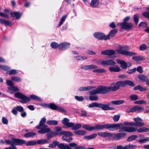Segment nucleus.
<instances>
[{"mask_svg":"<svg viewBox=\"0 0 149 149\" xmlns=\"http://www.w3.org/2000/svg\"><path fill=\"white\" fill-rule=\"evenodd\" d=\"M121 125V124L106 123L103 125H95L94 126L84 125L82 126V127L89 131H92L94 130H102L106 129L109 131H115L117 128L120 127Z\"/></svg>","mask_w":149,"mask_h":149,"instance_id":"1","label":"nucleus"},{"mask_svg":"<svg viewBox=\"0 0 149 149\" xmlns=\"http://www.w3.org/2000/svg\"><path fill=\"white\" fill-rule=\"evenodd\" d=\"M124 102V101L122 100L112 101L109 103V104H101L97 102H94L89 104L88 107L89 108L96 107L100 108L103 110H112L114 109V108L109 106V105H111V103L117 105L122 104Z\"/></svg>","mask_w":149,"mask_h":149,"instance_id":"2","label":"nucleus"},{"mask_svg":"<svg viewBox=\"0 0 149 149\" xmlns=\"http://www.w3.org/2000/svg\"><path fill=\"white\" fill-rule=\"evenodd\" d=\"M97 134L102 137L107 138L108 137H112V139L114 140H117L123 138L126 135L125 133H118L117 134L112 133L108 132H100L97 133Z\"/></svg>","mask_w":149,"mask_h":149,"instance_id":"3","label":"nucleus"},{"mask_svg":"<svg viewBox=\"0 0 149 149\" xmlns=\"http://www.w3.org/2000/svg\"><path fill=\"white\" fill-rule=\"evenodd\" d=\"M46 120L45 118H42L40 122L39 125L36 126L37 129H40L38 131L39 133L45 134L50 131V129L48 127L47 125L45 124Z\"/></svg>","mask_w":149,"mask_h":149,"instance_id":"4","label":"nucleus"},{"mask_svg":"<svg viewBox=\"0 0 149 149\" xmlns=\"http://www.w3.org/2000/svg\"><path fill=\"white\" fill-rule=\"evenodd\" d=\"M136 131L138 132H146L149 131V128L142 127L137 129V128L136 127H122L119 130V132H133Z\"/></svg>","mask_w":149,"mask_h":149,"instance_id":"5","label":"nucleus"},{"mask_svg":"<svg viewBox=\"0 0 149 149\" xmlns=\"http://www.w3.org/2000/svg\"><path fill=\"white\" fill-rule=\"evenodd\" d=\"M69 121V120L67 118H64L62 120V123L65 126V128L71 127L72 130H77L81 127V125L79 123H77L74 125V123H70Z\"/></svg>","mask_w":149,"mask_h":149,"instance_id":"6","label":"nucleus"},{"mask_svg":"<svg viewBox=\"0 0 149 149\" xmlns=\"http://www.w3.org/2000/svg\"><path fill=\"white\" fill-rule=\"evenodd\" d=\"M109 92L108 86L100 85L96 89L91 91L90 94L91 95L99 93L104 94H107Z\"/></svg>","mask_w":149,"mask_h":149,"instance_id":"7","label":"nucleus"},{"mask_svg":"<svg viewBox=\"0 0 149 149\" xmlns=\"http://www.w3.org/2000/svg\"><path fill=\"white\" fill-rule=\"evenodd\" d=\"M129 49V47L127 46H121L119 49L116 50V52L119 54L127 56H132L136 54V53L127 51V50Z\"/></svg>","mask_w":149,"mask_h":149,"instance_id":"8","label":"nucleus"},{"mask_svg":"<svg viewBox=\"0 0 149 149\" xmlns=\"http://www.w3.org/2000/svg\"><path fill=\"white\" fill-rule=\"evenodd\" d=\"M11 139L13 141L9 140H5V143L12 146L22 145L26 143L25 141L23 139H15V138H12Z\"/></svg>","mask_w":149,"mask_h":149,"instance_id":"9","label":"nucleus"},{"mask_svg":"<svg viewBox=\"0 0 149 149\" xmlns=\"http://www.w3.org/2000/svg\"><path fill=\"white\" fill-rule=\"evenodd\" d=\"M14 96L17 98L21 99V100H20V102L23 104L26 103L31 100L29 97H27L20 92H17L15 94Z\"/></svg>","mask_w":149,"mask_h":149,"instance_id":"10","label":"nucleus"},{"mask_svg":"<svg viewBox=\"0 0 149 149\" xmlns=\"http://www.w3.org/2000/svg\"><path fill=\"white\" fill-rule=\"evenodd\" d=\"M120 87H122L121 81H118L116 83L111 84L110 86H108L109 91H115L118 90Z\"/></svg>","mask_w":149,"mask_h":149,"instance_id":"11","label":"nucleus"},{"mask_svg":"<svg viewBox=\"0 0 149 149\" xmlns=\"http://www.w3.org/2000/svg\"><path fill=\"white\" fill-rule=\"evenodd\" d=\"M118 26H121V29H123L130 30L133 26V24L130 23H119L117 24Z\"/></svg>","mask_w":149,"mask_h":149,"instance_id":"12","label":"nucleus"},{"mask_svg":"<svg viewBox=\"0 0 149 149\" xmlns=\"http://www.w3.org/2000/svg\"><path fill=\"white\" fill-rule=\"evenodd\" d=\"M93 36L96 38L100 40H107V36H106L105 34L101 32H95L94 33Z\"/></svg>","mask_w":149,"mask_h":149,"instance_id":"13","label":"nucleus"},{"mask_svg":"<svg viewBox=\"0 0 149 149\" xmlns=\"http://www.w3.org/2000/svg\"><path fill=\"white\" fill-rule=\"evenodd\" d=\"M134 126L137 127H141L144 126V123L142 122V120L139 117H136L134 118Z\"/></svg>","mask_w":149,"mask_h":149,"instance_id":"14","label":"nucleus"},{"mask_svg":"<svg viewBox=\"0 0 149 149\" xmlns=\"http://www.w3.org/2000/svg\"><path fill=\"white\" fill-rule=\"evenodd\" d=\"M115 53V51L114 50L108 49L102 51L101 54L104 55L111 56L114 55Z\"/></svg>","mask_w":149,"mask_h":149,"instance_id":"15","label":"nucleus"},{"mask_svg":"<svg viewBox=\"0 0 149 149\" xmlns=\"http://www.w3.org/2000/svg\"><path fill=\"white\" fill-rule=\"evenodd\" d=\"M70 46V44L67 42H63L59 45V49L60 50H64L68 48Z\"/></svg>","mask_w":149,"mask_h":149,"instance_id":"16","label":"nucleus"},{"mask_svg":"<svg viewBox=\"0 0 149 149\" xmlns=\"http://www.w3.org/2000/svg\"><path fill=\"white\" fill-rule=\"evenodd\" d=\"M122 85V87H124L127 85L131 86H134L135 85L134 83L130 80H127L124 81H121Z\"/></svg>","mask_w":149,"mask_h":149,"instance_id":"17","label":"nucleus"},{"mask_svg":"<svg viewBox=\"0 0 149 149\" xmlns=\"http://www.w3.org/2000/svg\"><path fill=\"white\" fill-rule=\"evenodd\" d=\"M97 68V66L95 65H82L81 68L82 69L86 70L96 69Z\"/></svg>","mask_w":149,"mask_h":149,"instance_id":"18","label":"nucleus"},{"mask_svg":"<svg viewBox=\"0 0 149 149\" xmlns=\"http://www.w3.org/2000/svg\"><path fill=\"white\" fill-rule=\"evenodd\" d=\"M55 132H53L55 136L62 135L64 131L62 130L61 127H55Z\"/></svg>","mask_w":149,"mask_h":149,"instance_id":"19","label":"nucleus"},{"mask_svg":"<svg viewBox=\"0 0 149 149\" xmlns=\"http://www.w3.org/2000/svg\"><path fill=\"white\" fill-rule=\"evenodd\" d=\"M116 61L118 63L120 64V66L122 69H126L127 68V64L125 61L118 59H117Z\"/></svg>","mask_w":149,"mask_h":149,"instance_id":"20","label":"nucleus"},{"mask_svg":"<svg viewBox=\"0 0 149 149\" xmlns=\"http://www.w3.org/2000/svg\"><path fill=\"white\" fill-rule=\"evenodd\" d=\"M136 146L135 145H128L123 146L121 145H118L117 146V149H131L135 147Z\"/></svg>","mask_w":149,"mask_h":149,"instance_id":"21","label":"nucleus"},{"mask_svg":"<svg viewBox=\"0 0 149 149\" xmlns=\"http://www.w3.org/2000/svg\"><path fill=\"white\" fill-rule=\"evenodd\" d=\"M110 72H120V69L117 65H114L113 66L110 67L109 68Z\"/></svg>","mask_w":149,"mask_h":149,"instance_id":"22","label":"nucleus"},{"mask_svg":"<svg viewBox=\"0 0 149 149\" xmlns=\"http://www.w3.org/2000/svg\"><path fill=\"white\" fill-rule=\"evenodd\" d=\"M118 32V30L117 29H114L111 30L107 35L106 36H107V40L109 39L110 37H114L117 33Z\"/></svg>","mask_w":149,"mask_h":149,"instance_id":"23","label":"nucleus"},{"mask_svg":"<svg viewBox=\"0 0 149 149\" xmlns=\"http://www.w3.org/2000/svg\"><path fill=\"white\" fill-rule=\"evenodd\" d=\"M95 88L94 86H88L87 87H81L79 89L80 91H87Z\"/></svg>","mask_w":149,"mask_h":149,"instance_id":"24","label":"nucleus"},{"mask_svg":"<svg viewBox=\"0 0 149 149\" xmlns=\"http://www.w3.org/2000/svg\"><path fill=\"white\" fill-rule=\"evenodd\" d=\"M100 3L99 0H91L90 5L93 8H96L99 5Z\"/></svg>","mask_w":149,"mask_h":149,"instance_id":"25","label":"nucleus"},{"mask_svg":"<svg viewBox=\"0 0 149 149\" xmlns=\"http://www.w3.org/2000/svg\"><path fill=\"white\" fill-rule=\"evenodd\" d=\"M11 15L12 17H15L17 19H20L21 17V14L19 12H13Z\"/></svg>","mask_w":149,"mask_h":149,"instance_id":"26","label":"nucleus"},{"mask_svg":"<svg viewBox=\"0 0 149 149\" xmlns=\"http://www.w3.org/2000/svg\"><path fill=\"white\" fill-rule=\"evenodd\" d=\"M104 64H105V65H115L116 64V62L113 61L111 60H105L104 61Z\"/></svg>","mask_w":149,"mask_h":149,"instance_id":"27","label":"nucleus"},{"mask_svg":"<svg viewBox=\"0 0 149 149\" xmlns=\"http://www.w3.org/2000/svg\"><path fill=\"white\" fill-rule=\"evenodd\" d=\"M57 146L60 149H70V148L68 145H64L63 143H58Z\"/></svg>","mask_w":149,"mask_h":149,"instance_id":"28","label":"nucleus"},{"mask_svg":"<svg viewBox=\"0 0 149 149\" xmlns=\"http://www.w3.org/2000/svg\"><path fill=\"white\" fill-rule=\"evenodd\" d=\"M63 135L62 138H65V137H68L69 136H72L73 135V134L70 131H63L62 135Z\"/></svg>","mask_w":149,"mask_h":149,"instance_id":"29","label":"nucleus"},{"mask_svg":"<svg viewBox=\"0 0 149 149\" xmlns=\"http://www.w3.org/2000/svg\"><path fill=\"white\" fill-rule=\"evenodd\" d=\"M74 133L75 134L77 135L84 136L86 134V132L83 130H79L77 131H74Z\"/></svg>","mask_w":149,"mask_h":149,"instance_id":"30","label":"nucleus"},{"mask_svg":"<svg viewBox=\"0 0 149 149\" xmlns=\"http://www.w3.org/2000/svg\"><path fill=\"white\" fill-rule=\"evenodd\" d=\"M97 134L94 133L91 134L89 136H85L84 138L85 139H87L89 140L95 138L97 136Z\"/></svg>","mask_w":149,"mask_h":149,"instance_id":"31","label":"nucleus"},{"mask_svg":"<svg viewBox=\"0 0 149 149\" xmlns=\"http://www.w3.org/2000/svg\"><path fill=\"white\" fill-rule=\"evenodd\" d=\"M134 90H139L141 92L147 90V89L146 88H143L142 86L140 85H138L134 88Z\"/></svg>","mask_w":149,"mask_h":149,"instance_id":"32","label":"nucleus"},{"mask_svg":"<svg viewBox=\"0 0 149 149\" xmlns=\"http://www.w3.org/2000/svg\"><path fill=\"white\" fill-rule=\"evenodd\" d=\"M49 140L47 139L39 140L37 141V144L42 145L48 143Z\"/></svg>","mask_w":149,"mask_h":149,"instance_id":"33","label":"nucleus"},{"mask_svg":"<svg viewBox=\"0 0 149 149\" xmlns=\"http://www.w3.org/2000/svg\"><path fill=\"white\" fill-rule=\"evenodd\" d=\"M36 134L35 132H30L26 133L24 136L26 137H32L35 136Z\"/></svg>","mask_w":149,"mask_h":149,"instance_id":"34","label":"nucleus"},{"mask_svg":"<svg viewBox=\"0 0 149 149\" xmlns=\"http://www.w3.org/2000/svg\"><path fill=\"white\" fill-rule=\"evenodd\" d=\"M7 88L9 90L14 92L18 91H19V88L17 87L14 86V85H13L11 86L8 87Z\"/></svg>","mask_w":149,"mask_h":149,"instance_id":"35","label":"nucleus"},{"mask_svg":"<svg viewBox=\"0 0 149 149\" xmlns=\"http://www.w3.org/2000/svg\"><path fill=\"white\" fill-rule=\"evenodd\" d=\"M0 22L2 24L8 26H9L11 23V22H9L4 19H0Z\"/></svg>","mask_w":149,"mask_h":149,"instance_id":"36","label":"nucleus"},{"mask_svg":"<svg viewBox=\"0 0 149 149\" xmlns=\"http://www.w3.org/2000/svg\"><path fill=\"white\" fill-rule=\"evenodd\" d=\"M132 59L137 61L144 60L145 58L143 57L140 56H134L132 57Z\"/></svg>","mask_w":149,"mask_h":149,"instance_id":"37","label":"nucleus"},{"mask_svg":"<svg viewBox=\"0 0 149 149\" xmlns=\"http://www.w3.org/2000/svg\"><path fill=\"white\" fill-rule=\"evenodd\" d=\"M93 72L95 73H105L106 72V71L104 69L100 68L93 70Z\"/></svg>","mask_w":149,"mask_h":149,"instance_id":"38","label":"nucleus"},{"mask_svg":"<svg viewBox=\"0 0 149 149\" xmlns=\"http://www.w3.org/2000/svg\"><path fill=\"white\" fill-rule=\"evenodd\" d=\"M47 123L49 125H56L58 124V121L57 120H52L47 121Z\"/></svg>","mask_w":149,"mask_h":149,"instance_id":"39","label":"nucleus"},{"mask_svg":"<svg viewBox=\"0 0 149 149\" xmlns=\"http://www.w3.org/2000/svg\"><path fill=\"white\" fill-rule=\"evenodd\" d=\"M59 142L56 141H54L52 142V143L50 144L48 146L49 147L54 148L58 146Z\"/></svg>","mask_w":149,"mask_h":149,"instance_id":"40","label":"nucleus"},{"mask_svg":"<svg viewBox=\"0 0 149 149\" xmlns=\"http://www.w3.org/2000/svg\"><path fill=\"white\" fill-rule=\"evenodd\" d=\"M138 137L137 135H132L129 136L127 139V141H130L136 139Z\"/></svg>","mask_w":149,"mask_h":149,"instance_id":"41","label":"nucleus"},{"mask_svg":"<svg viewBox=\"0 0 149 149\" xmlns=\"http://www.w3.org/2000/svg\"><path fill=\"white\" fill-rule=\"evenodd\" d=\"M134 21L136 25H137L139 21V16L137 14H135L133 16Z\"/></svg>","mask_w":149,"mask_h":149,"instance_id":"42","label":"nucleus"},{"mask_svg":"<svg viewBox=\"0 0 149 149\" xmlns=\"http://www.w3.org/2000/svg\"><path fill=\"white\" fill-rule=\"evenodd\" d=\"M48 133V132H47ZM48 133L46 134V136L47 137V139H50L54 136H55L53 132L52 131L50 130L49 132H48Z\"/></svg>","mask_w":149,"mask_h":149,"instance_id":"43","label":"nucleus"},{"mask_svg":"<svg viewBox=\"0 0 149 149\" xmlns=\"http://www.w3.org/2000/svg\"><path fill=\"white\" fill-rule=\"evenodd\" d=\"M72 136H69L67 137H65V138H62V139L68 142H70L73 140V138L72 137Z\"/></svg>","mask_w":149,"mask_h":149,"instance_id":"44","label":"nucleus"},{"mask_svg":"<svg viewBox=\"0 0 149 149\" xmlns=\"http://www.w3.org/2000/svg\"><path fill=\"white\" fill-rule=\"evenodd\" d=\"M30 97L33 100H36L38 101H41V99L39 97L35 95H31Z\"/></svg>","mask_w":149,"mask_h":149,"instance_id":"45","label":"nucleus"},{"mask_svg":"<svg viewBox=\"0 0 149 149\" xmlns=\"http://www.w3.org/2000/svg\"><path fill=\"white\" fill-rule=\"evenodd\" d=\"M37 144V141H29L26 143L27 146H31Z\"/></svg>","mask_w":149,"mask_h":149,"instance_id":"46","label":"nucleus"},{"mask_svg":"<svg viewBox=\"0 0 149 149\" xmlns=\"http://www.w3.org/2000/svg\"><path fill=\"white\" fill-rule=\"evenodd\" d=\"M147 48V46L145 44H141L139 47V49L141 51H144Z\"/></svg>","mask_w":149,"mask_h":149,"instance_id":"47","label":"nucleus"},{"mask_svg":"<svg viewBox=\"0 0 149 149\" xmlns=\"http://www.w3.org/2000/svg\"><path fill=\"white\" fill-rule=\"evenodd\" d=\"M51 47L54 49H56L58 47L59 48V45L55 42H52L50 45Z\"/></svg>","mask_w":149,"mask_h":149,"instance_id":"48","label":"nucleus"},{"mask_svg":"<svg viewBox=\"0 0 149 149\" xmlns=\"http://www.w3.org/2000/svg\"><path fill=\"white\" fill-rule=\"evenodd\" d=\"M58 106H57L54 104L51 103L49 104V108L54 110H57Z\"/></svg>","mask_w":149,"mask_h":149,"instance_id":"49","label":"nucleus"},{"mask_svg":"<svg viewBox=\"0 0 149 149\" xmlns=\"http://www.w3.org/2000/svg\"><path fill=\"white\" fill-rule=\"evenodd\" d=\"M11 79L15 81L16 82H20L22 81V79L20 78L19 77L14 76L11 77Z\"/></svg>","mask_w":149,"mask_h":149,"instance_id":"50","label":"nucleus"},{"mask_svg":"<svg viewBox=\"0 0 149 149\" xmlns=\"http://www.w3.org/2000/svg\"><path fill=\"white\" fill-rule=\"evenodd\" d=\"M89 100L91 101H96L98 98L97 95H95L93 96H90L89 97Z\"/></svg>","mask_w":149,"mask_h":149,"instance_id":"51","label":"nucleus"},{"mask_svg":"<svg viewBox=\"0 0 149 149\" xmlns=\"http://www.w3.org/2000/svg\"><path fill=\"white\" fill-rule=\"evenodd\" d=\"M57 110L62 113H66L67 111L62 107L58 106Z\"/></svg>","mask_w":149,"mask_h":149,"instance_id":"52","label":"nucleus"},{"mask_svg":"<svg viewBox=\"0 0 149 149\" xmlns=\"http://www.w3.org/2000/svg\"><path fill=\"white\" fill-rule=\"evenodd\" d=\"M138 77L140 80L146 82V80L147 79L146 76L143 75H140L138 76Z\"/></svg>","mask_w":149,"mask_h":149,"instance_id":"53","label":"nucleus"},{"mask_svg":"<svg viewBox=\"0 0 149 149\" xmlns=\"http://www.w3.org/2000/svg\"><path fill=\"white\" fill-rule=\"evenodd\" d=\"M75 99L77 100L79 102L82 101L84 100V98L82 96H75Z\"/></svg>","mask_w":149,"mask_h":149,"instance_id":"54","label":"nucleus"},{"mask_svg":"<svg viewBox=\"0 0 149 149\" xmlns=\"http://www.w3.org/2000/svg\"><path fill=\"white\" fill-rule=\"evenodd\" d=\"M67 16L65 15H64L63 16V17L61 18L60 23L59 24V26H61L63 23V22L65 21L66 18Z\"/></svg>","mask_w":149,"mask_h":149,"instance_id":"55","label":"nucleus"},{"mask_svg":"<svg viewBox=\"0 0 149 149\" xmlns=\"http://www.w3.org/2000/svg\"><path fill=\"white\" fill-rule=\"evenodd\" d=\"M147 24L144 22H141L139 25V27H142V28H144L147 26Z\"/></svg>","mask_w":149,"mask_h":149,"instance_id":"56","label":"nucleus"},{"mask_svg":"<svg viewBox=\"0 0 149 149\" xmlns=\"http://www.w3.org/2000/svg\"><path fill=\"white\" fill-rule=\"evenodd\" d=\"M130 99L132 100H135L138 99V96L135 94L132 95L130 96Z\"/></svg>","mask_w":149,"mask_h":149,"instance_id":"57","label":"nucleus"},{"mask_svg":"<svg viewBox=\"0 0 149 149\" xmlns=\"http://www.w3.org/2000/svg\"><path fill=\"white\" fill-rule=\"evenodd\" d=\"M16 108L17 111H18L22 112L24 111V108L21 106H17L16 107Z\"/></svg>","mask_w":149,"mask_h":149,"instance_id":"58","label":"nucleus"},{"mask_svg":"<svg viewBox=\"0 0 149 149\" xmlns=\"http://www.w3.org/2000/svg\"><path fill=\"white\" fill-rule=\"evenodd\" d=\"M120 118V116L118 115H115L113 117V119L114 121L115 122H117L118 121Z\"/></svg>","mask_w":149,"mask_h":149,"instance_id":"59","label":"nucleus"},{"mask_svg":"<svg viewBox=\"0 0 149 149\" xmlns=\"http://www.w3.org/2000/svg\"><path fill=\"white\" fill-rule=\"evenodd\" d=\"M6 84L9 86H11L13 85H14V84L12 81L11 80L8 79L6 80Z\"/></svg>","mask_w":149,"mask_h":149,"instance_id":"60","label":"nucleus"},{"mask_svg":"<svg viewBox=\"0 0 149 149\" xmlns=\"http://www.w3.org/2000/svg\"><path fill=\"white\" fill-rule=\"evenodd\" d=\"M142 15L145 17L149 19V12H143Z\"/></svg>","mask_w":149,"mask_h":149,"instance_id":"61","label":"nucleus"},{"mask_svg":"<svg viewBox=\"0 0 149 149\" xmlns=\"http://www.w3.org/2000/svg\"><path fill=\"white\" fill-rule=\"evenodd\" d=\"M2 123L5 125L7 124L8 122L7 119L5 117H3L2 118Z\"/></svg>","mask_w":149,"mask_h":149,"instance_id":"62","label":"nucleus"},{"mask_svg":"<svg viewBox=\"0 0 149 149\" xmlns=\"http://www.w3.org/2000/svg\"><path fill=\"white\" fill-rule=\"evenodd\" d=\"M136 70V68H133L126 71V73L128 74H131L135 72Z\"/></svg>","mask_w":149,"mask_h":149,"instance_id":"63","label":"nucleus"},{"mask_svg":"<svg viewBox=\"0 0 149 149\" xmlns=\"http://www.w3.org/2000/svg\"><path fill=\"white\" fill-rule=\"evenodd\" d=\"M70 148H76L77 147V144L75 143H70L68 145Z\"/></svg>","mask_w":149,"mask_h":149,"instance_id":"64","label":"nucleus"}]
</instances>
